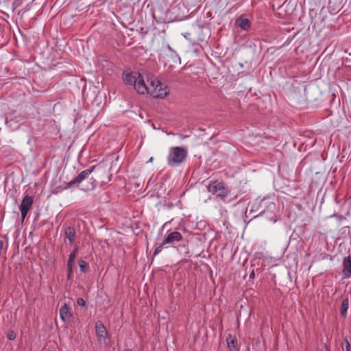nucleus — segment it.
Returning a JSON list of instances; mask_svg holds the SVG:
<instances>
[{
  "instance_id": "nucleus-11",
  "label": "nucleus",
  "mask_w": 351,
  "mask_h": 351,
  "mask_svg": "<svg viewBox=\"0 0 351 351\" xmlns=\"http://www.w3.org/2000/svg\"><path fill=\"white\" fill-rule=\"evenodd\" d=\"M77 247H75L73 252H72L69 257L68 263H67V267L68 270L70 271V273L73 272V264L74 263L75 258L76 257Z\"/></svg>"
},
{
  "instance_id": "nucleus-26",
  "label": "nucleus",
  "mask_w": 351,
  "mask_h": 351,
  "mask_svg": "<svg viewBox=\"0 0 351 351\" xmlns=\"http://www.w3.org/2000/svg\"><path fill=\"white\" fill-rule=\"evenodd\" d=\"M316 351H324V350L318 349Z\"/></svg>"
},
{
  "instance_id": "nucleus-3",
  "label": "nucleus",
  "mask_w": 351,
  "mask_h": 351,
  "mask_svg": "<svg viewBox=\"0 0 351 351\" xmlns=\"http://www.w3.org/2000/svg\"><path fill=\"white\" fill-rule=\"evenodd\" d=\"M207 191L212 195H215L223 201L228 197L230 191L223 182L214 180L210 181L207 185Z\"/></svg>"
},
{
  "instance_id": "nucleus-21",
  "label": "nucleus",
  "mask_w": 351,
  "mask_h": 351,
  "mask_svg": "<svg viewBox=\"0 0 351 351\" xmlns=\"http://www.w3.org/2000/svg\"><path fill=\"white\" fill-rule=\"evenodd\" d=\"M191 36V34L190 33H186L185 34H184V36L186 38V39H189V36Z\"/></svg>"
},
{
  "instance_id": "nucleus-25",
  "label": "nucleus",
  "mask_w": 351,
  "mask_h": 351,
  "mask_svg": "<svg viewBox=\"0 0 351 351\" xmlns=\"http://www.w3.org/2000/svg\"><path fill=\"white\" fill-rule=\"evenodd\" d=\"M180 137H181V138H186V136H182V135H180Z\"/></svg>"
},
{
  "instance_id": "nucleus-19",
  "label": "nucleus",
  "mask_w": 351,
  "mask_h": 351,
  "mask_svg": "<svg viewBox=\"0 0 351 351\" xmlns=\"http://www.w3.org/2000/svg\"><path fill=\"white\" fill-rule=\"evenodd\" d=\"M8 338L9 340H14L16 338V334L14 332H11L8 334Z\"/></svg>"
},
{
  "instance_id": "nucleus-16",
  "label": "nucleus",
  "mask_w": 351,
  "mask_h": 351,
  "mask_svg": "<svg viewBox=\"0 0 351 351\" xmlns=\"http://www.w3.org/2000/svg\"><path fill=\"white\" fill-rule=\"evenodd\" d=\"M168 245H162V242L154 250V256L158 255L163 248H167Z\"/></svg>"
},
{
  "instance_id": "nucleus-5",
  "label": "nucleus",
  "mask_w": 351,
  "mask_h": 351,
  "mask_svg": "<svg viewBox=\"0 0 351 351\" xmlns=\"http://www.w3.org/2000/svg\"><path fill=\"white\" fill-rule=\"evenodd\" d=\"M34 203V198L28 195H24L21 202L19 210L21 215L22 222L25 220L28 212L31 210Z\"/></svg>"
},
{
  "instance_id": "nucleus-13",
  "label": "nucleus",
  "mask_w": 351,
  "mask_h": 351,
  "mask_svg": "<svg viewBox=\"0 0 351 351\" xmlns=\"http://www.w3.org/2000/svg\"><path fill=\"white\" fill-rule=\"evenodd\" d=\"M66 238L68 239L70 243H73L75 238V231L73 228H68L65 231Z\"/></svg>"
},
{
  "instance_id": "nucleus-23",
  "label": "nucleus",
  "mask_w": 351,
  "mask_h": 351,
  "mask_svg": "<svg viewBox=\"0 0 351 351\" xmlns=\"http://www.w3.org/2000/svg\"><path fill=\"white\" fill-rule=\"evenodd\" d=\"M153 160V158L151 157L147 162H151Z\"/></svg>"
},
{
  "instance_id": "nucleus-7",
  "label": "nucleus",
  "mask_w": 351,
  "mask_h": 351,
  "mask_svg": "<svg viewBox=\"0 0 351 351\" xmlns=\"http://www.w3.org/2000/svg\"><path fill=\"white\" fill-rule=\"evenodd\" d=\"M96 335L100 343L106 344L108 332L104 324L101 321H97L95 324Z\"/></svg>"
},
{
  "instance_id": "nucleus-18",
  "label": "nucleus",
  "mask_w": 351,
  "mask_h": 351,
  "mask_svg": "<svg viewBox=\"0 0 351 351\" xmlns=\"http://www.w3.org/2000/svg\"><path fill=\"white\" fill-rule=\"evenodd\" d=\"M77 304L80 306H84L86 304V302L82 298H78L77 299Z\"/></svg>"
},
{
  "instance_id": "nucleus-17",
  "label": "nucleus",
  "mask_w": 351,
  "mask_h": 351,
  "mask_svg": "<svg viewBox=\"0 0 351 351\" xmlns=\"http://www.w3.org/2000/svg\"><path fill=\"white\" fill-rule=\"evenodd\" d=\"M250 279H254L255 278L254 273V265H251L250 268Z\"/></svg>"
},
{
  "instance_id": "nucleus-10",
  "label": "nucleus",
  "mask_w": 351,
  "mask_h": 351,
  "mask_svg": "<svg viewBox=\"0 0 351 351\" xmlns=\"http://www.w3.org/2000/svg\"><path fill=\"white\" fill-rule=\"evenodd\" d=\"M228 347L230 351H238L239 349L237 348V340L235 337H232L230 336L226 339Z\"/></svg>"
},
{
  "instance_id": "nucleus-1",
  "label": "nucleus",
  "mask_w": 351,
  "mask_h": 351,
  "mask_svg": "<svg viewBox=\"0 0 351 351\" xmlns=\"http://www.w3.org/2000/svg\"><path fill=\"white\" fill-rule=\"evenodd\" d=\"M123 80L141 95L147 93L153 97L163 98L168 94L167 85L152 75L147 74L145 77L137 71H125Z\"/></svg>"
},
{
  "instance_id": "nucleus-20",
  "label": "nucleus",
  "mask_w": 351,
  "mask_h": 351,
  "mask_svg": "<svg viewBox=\"0 0 351 351\" xmlns=\"http://www.w3.org/2000/svg\"><path fill=\"white\" fill-rule=\"evenodd\" d=\"M346 351H350V346L347 339H345Z\"/></svg>"
},
{
  "instance_id": "nucleus-22",
  "label": "nucleus",
  "mask_w": 351,
  "mask_h": 351,
  "mask_svg": "<svg viewBox=\"0 0 351 351\" xmlns=\"http://www.w3.org/2000/svg\"><path fill=\"white\" fill-rule=\"evenodd\" d=\"M72 272L70 273V271L68 270V275L67 278L69 280L71 278Z\"/></svg>"
},
{
  "instance_id": "nucleus-8",
  "label": "nucleus",
  "mask_w": 351,
  "mask_h": 351,
  "mask_svg": "<svg viewBox=\"0 0 351 351\" xmlns=\"http://www.w3.org/2000/svg\"><path fill=\"white\" fill-rule=\"evenodd\" d=\"M351 276V257H345L343 261L342 276L343 278H348Z\"/></svg>"
},
{
  "instance_id": "nucleus-2",
  "label": "nucleus",
  "mask_w": 351,
  "mask_h": 351,
  "mask_svg": "<svg viewBox=\"0 0 351 351\" xmlns=\"http://www.w3.org/2000/svg\"><path fill=\"white\" fill-rule=\"evenodd\" d=\"M188 152L182 147H172L169 149L167 156V164L170 167H177L182 164L186 159Z\"/></svg>"
},
{
  "instance_id": "nucleus-12",
  "label": "nucleus",
  "mask_w": 351,
  "mask_h": 351,
  "mask_svg": "<svg viewBox=\"0 0 351 351\" xmlns=\"http://www.w3.org/2000/svg\"><path fill=\"white\" fill-rule=\"evenodd\" d=\"M348 308H349L348 298H345L342 301L341 308H340V313L343 317H346Z\"/></svg>"
},
{
  "instance_id": "nucleus-14",
  "label": "nucleus",
  "mask_w": 351,
  "mask_h": 351,
  "mask_svg": "<svg viewBox=\"0 0 351 351\" xmlns=\"http://www.w3.org/2000/svg\"><path fill=\"white\" fill-rule=\"evenodd\" d=\"M238 25L243 29L246 30L250 26V21L247 19H239L237 21Z\"/></svg>"
},
{
  "instance_id": "nucleus-9",
  "label": "nucleus",
  "mask_w": 351,
  "mask_h": 351,
  "mask_svg": "<svg viewBox=\"0 0 351 351\" xmlns=\"http://www.w3.org/2000/svg\"><path fill=\"white\" fill-rule=\"evenodd\" d=\"M60 318L64 322H69L71 317V313L66 304H64L60 309Z\"/></svg>"
},
{
  "instance_id": "nucleus-6",
  "label": "nucleus",
  "mask_w": 351,
  "mask_h": 351,
  "mask_svg": "<svg viewBox=\"0 0 351 351\" xmlns=\"http://www.w3.org/2000/svg\"><path fill=\"white\" fill-rule=\"evenodd\" d=\"M182 235L178 231L168 230L165 236L162 245H169L174 246V245L182 240Z\"/></svg>"
},
{
  "instance_id": "nucleus-24",
  "label": "nucleus",
  "mask_w": 351,
  "mask_h": 351,
  "mask_svg": "<svg viewBox=\"0 0 351 351\" xmlns=\"http://www.w3.org/2000/svg\"><path fill=\"white\" fill-rule=\"evenodd\" d=\"M123 351H132L130 349H125Z\"/></svg>"
},
{
  "instance_id": "nucleus-15",
  "label": "nucleus",
  "mask_w": 351,
  "mask_h": 351,
  "mask_svg": "<svg viewBox=\"0 0 351 351\" xmlns=\"http://www.w3.org/2000/svg\"><path fill=\"white\" fill-rule=\"evenodd\" d=\"M79 267L80 268V271L83 273L86 272V269L88 267L87 263L84 260H80L78 262Z\"/></svg>"
},
{
  "instance_id": "nucleus-4",
  "label": "nucleus",
  "mask_w": 351,
  "mask_h": 351,
  "mask_svg": "<svg viewBox=\"0 0 351 351\" xmlns=\"http://www.w3.org/2000/svg\"><path fill=\"white\" fill-rule=\"evenodd\" d=\"M97 168V166L94 165L88 169H85L81 171L75 178H73L70 182L66 183V185L64 187V189H68L74 185L78 186L79 184H80L83 180L88 178L90 174L92 172H93Z\"/></svg>"
}]
</instances>
